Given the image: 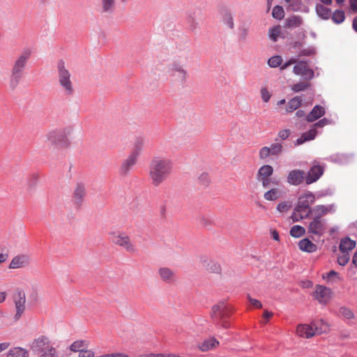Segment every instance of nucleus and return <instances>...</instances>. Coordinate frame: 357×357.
<instances>
[{
  "label": "nucleus",
  "mask_w": 357,
  "mask_h": 357,
  "mask_svg": "<svg viewBox=\"0 0 357 357\" xmlns=\"http://www.w3.org/2000/svg\"><path fill=\"white\" fill-rule=\"evenodd\" d=\"M172 169V162L164 158H154L151 165L149 177L153 185L158 187L170 175Z\"/></svg>",
  "instance_id": "nucleus-1"
},
{
  "label": "nucleus",
  "mask_w": 357,
  "mask_h": 357,
  "mask_svg": "<svg viewBox=\"0 0 357 357\" xmlns=\"http://www.w3.org/2000/svg\"><path fill=\"white\" fill-rule=\"evenodd\" d=\"M58 72V81L60 86L66 96H72L75 92L73 83L71 80V74L63 60L56 63Z\"/></svg>",
  "instance_id": "nucleus-2"
},
{
  "label": "nucleus",
  "mask_w": 357,
  "mask_h": 357,
  "mask_svg": "<svg viewBox=\"0 0 357 357\" xmlns=\"http://www.w3.org/2000/svg\"><path fill=\"white\" fill-rule=\"evenodd\" d=\"M294 64L293 73L296 75L301 76L304 79L310 80L314 77V73L311 69L307 61H298L295 58H291L281 66V70H284L291 65Z\"/></svg>",
  "instance_id": "nucleus-3"
},
{
  "label": "nucleus",
  "mask_w": 357,
  "mask_h": 357,
  "mask_svg": "<svg viewBox=\"0 0 357 357\" xmlns=\"http://www.w3.org/2000/svg\"><path fill=\"white\" fill-rule=\"evenodd\" d=\"M111 241L130 254L137 252V248L130 236L123 231H112L109 233Z\"/></svg>",
  "instance_id": "nucleus-4"
},
{
  "label": "nucleus",
  "mask_w": 357,
  "mask_h": 357,
  "mask_svg": "<svg viewBox=\"0 0 357 357\" xmlns=\"http://www.w3.org/2000/svg\"><path fill=\"white\" fill-rule=\"evenodd\" d=\"M143 147L142 140H137L133 146L132 150L128 158L122 162L119 172L121 175H127L132 167L136 164L138 156Z\"/></svg>",
  "instance_id": "nucleus-5"
},
{
  "label": "nucleus",
  "mask_w": 357,
  "mask_h": 357,
  "mask_svg": "<svg viewBox=\"0 0 357 357\" xmlns=\"http://www.w3.org/2000/svg\"><path fill=\"white\" fill-rule=\"evenodd\" d=\"M48 143L56 147H66L69 142L65 130H53L46 135Z\"/></svg>",
  "instance_id": "nucleus-6"
},
{
  "label": "nucleus",
  "mask_w": 357,
  "mask_h": 357,
  "mask_svg": "<svg viewBox=\"0 0 357 357\" xmlns=\"http://www.w3.org/2000/svg\"><path fill=\"white\" fill-rule=\"evenodd\" d=\"M330 121L326 118H324L314 123L312 128L307 132L302 134V135L296 139V145H301L304 142L314 139L317 135V128H323L324 126L329 124Z\"/></svg>",
  "instance_id": "nucleus-7"
},
{
  "label": "nucleus",
  "mask_w": 357,
  "mask_h": 357,
  "mask_svg": "<svg viewBox=\"0 0 357 357\" xmlns=\"http://www.w3.org/2000/svg\"><path fill=\"white\" fill-rule=\"evenodd\" d=\"M307 229L308 233L321 236L327 229L326 221L320 217L314 216L312 221L310 222Z\"/></svg>",
  "instance_id": "nucleus-8"
},
{
  "label": "nucleus",
  "mask_w": 357,
  "mask_h": 357,
  "mask_svg": "<svg viewBox=\"0 0 357 357\" xmlns=\"http://www.w3.org/2000/svg\"><path fill=\"white\" fill-rule=\"evenodd\" d=\"M168 72L174 80L182 83L185 82L188 77L187 70L178 61L173 62L169 66Z\"/></svg>",
  "instance_id": "nucleus-9"
},
{
  "label": "nucleus",
  "mask_w": 357,
  "mask_h": 357,
  "mask_svg": "<svg viewBox=\"0 0 357 357\" xmlns=\"http://www.w3.org/2000/svg\"><path fill=\"white\" fill-rule=\"evenodd\" d=\"M13 301L16 309L15 318L19 319L25 310L26 296L22 289H17L16 290L13 295Z\"/></svg>",
  "instance_id": "nucleus-10"
},
{
  "label": "nucleus",
  "mask_w": 357,
  "mask_h": 357,
  "mask_svg": "<svg viewBox=\"0 0 357 357\" xmlns=\"http://www.w3.org/2000/svg\"><path fill=\"white\" fill-rule=\"evenodd\" d=\"M283 151V146L280 143H273L270 146H264L260 149L259 157L261 160L266 159L270 155L278 156Z\"/></svg>",
  "instance_id": "nucleus-11"
},
{
  "label": "nucleus",
  "mask_w": 357,
  "mask_h": 357,
  "mask_svg": "<svg viewBox=\"0 0 357 357\" xmlns=\"http://www.w3.org/2000/svg\"><path fill=\"white\" fill-rule=\"evenodd\" d=\"M231 313V307L223 302L214 305L211 310V317L216 320H220L227 317Z\"/></svg>",
  "instance_id": "nucleus-12"
},
{
  "label": "nucleus",
  "mask_w": 357,
  "mask_h": 357,
  "mask_svg": "<svg viewBox=\"0 0 357 357\" xmlns=\"http://www.w3.org/2000/svg\"><path fill=\"white\" fill-rule=\"evenodd\" d=\"M273 173V168L269 165L261 166L257 172V178L264 188H267L271 183L270 176Z\"/></svg>",
  "instance_id": "nucleus-13"
},
{
  "label": "nucleus",
  "mask_w": 357,
  "mask_h": 357,
  "mask_svg": "<svg viewBox=\"0 0 357 357\" xmlns=\"http://www.w3.org/2000/svg\"><path fill=\"white\" fill-rule=\"evenodd\" d=\"M31 51L29 49L23 50L17 57L13 65L12 71L22 74L27 61L29 59Z\"/></svg>",
  "instance_id": "nucleus-14"
},
{
  "label": "nucleus",
  "mask_w": 357,
  "mask_h": 357,
  "mask_svg": "<svg viewBox=\"0 0 357 357\" xmlns=\"http://www.w3.org/2000/svg\"><path fill=\"white\" fill-rule=\"evenodd\" d=\"M324 167L317 162H314L312 167L307 172L305 176V183L307 185L316 182L324 174Z\"/></svg>",
  "instance_id": "nucleus-15"
},
{
  "label": "nucleus",
  "mask_w": 357,
  "mask_h": 357,
  "mask_svg": "<svg viewBox=\"0 0 357 357\" xmlns=\"http://www.w3.org/2000/svg\"><path fill=\"white\" fill-rule=\"evenodd\" d=\"M314 297L320 303H327L331 298V291L324 286L317 285L314 292Z\"/></svg>",
  "instance_id": "nucleus-16"
},
{
  "label": "nucleus",
  "mask_w": 357,
  "mask_h": 357,
  "mask_svg": "<svg viewBox=\"0 0 357 357\" xmlns=\"http://www.w3.org/2000/svg\"><path fill=\"white\" fill-rule=\"evenodd\" d=\"M160 279L167 284H174L176 282L175 271L168 267H160L158 271Z\"/></svg>",
  "instance_id": "nucleus-17"
},
{
  "label": "nucleus",
  "mask_w": 357,
  "mask_h": 357,
  "mask_svg": "<svg viewBox=\"0 0 357 357\" xmlns=\"http://www.w3.org/2000/svg\"><path fill=\"white\" fill-rule=\"evenodd\" d=\"M305 181V172L301 169H293L287 175V182L292 185H299Z\"/></svg>",
  "instance_id": "nucleus-18"
},
{
  "label": "nucleus",
  "mask_w": 357,
  "mask_h": 357,
  "mask_svg": "<svg viewBox=\"0 0 357 357\" xmlns=\"http://www.w3.org/2000/svg\"><path fill=\"white\" fill-rule=\"evenodd\" d=\"M313 321L310 324H299L296 328V333L303 338H310L316 335Z\"/></svg>",
  "instance_id": "nucleus-19"
},
{
  "label": "nucleus",
  "mask_w": 357,
  "mask_h": 357,
  "mask_svg": "<svg viewBox=\"0 0 357 357\" xmlns=\"http://www.w3.org/2000/svg\"><path fill=\"white\" fill-rule=\"evenodd\" d=\"M50 341L45 336H40L34 340L31 344V349L35 352H42L48 347H51Z\"/></svg>",
  "instance_id": "nucleus-20"
},
{
  "label": "nucleus",
  "mask_w": 357,
  "mask_h": 357,
  "mask_svg": "<svg viewBox=\"0 0 357 357\" xmlns=\"http://www.w3.org/2000/svg\"><path fill=\"white\" fill-rule=\"evenodd\" d=\"M311 213H312V210L301 207V204L297 203L291 218L294 222H298L307 218Z\"/></svg>",
  "instance_id": "nucleus-21"
},
{
  "label": "nucleus",
  "mask_w": 357,
  "mask_h": 357,
  "mask_svg": "<svg viewBox=\"0 0 357 357\" xmlns=\"http://www.w3.org/2000/svg\"><path fill=\"white\" fill-rule=\"evenodd\" d=\"M30 259L28 255H20L15 256L10 261L8 268L10 269H18L25 267L29 264Z\"/></svg>",
  "instance_id": "nucleus-22"
},
{
  "label": "nucleus",
  "mask_w": 357,
  "mask_h": 357,
  "mask_svg": "<svg viewBox=\"0 0 357 357\" xmlns=\"http://www.w3.org/2000/svg\"><path fill=\"white\" fill-rule=\"evenodd\" d=\"M91 347V342L88 340H77L73 342L69 347L70 351L73 353L82 354Z\"/></svg>",
  "instance_id": "nucleus-23"
},
{
  "label": "nucleus",
  "mask_w": 357,
  "mask_h": 357,
  "mask_svg": "<svg viewBox=\"0 0 357 357\" xmlns=\"http://www.w3.org/2000/svg\"><path fill=\"white\" fill-rule=\"evenodd\" d=\"M335 211V206L334 204L329 205H317L312 209V213L314 217H320L328 214L333 213Z\"/></svg>",
  "instance_id": "nucleus-24"
},
{
  "label": "nucleus",
  "mask_w": 357,
  "mask_h": 357,
  "mask_svg": "<svg viewBox=\"0 0 357 357\" xmlns=\"http://www.w3.org/2000/svg\"><path fill=\"white\" fill-rule=\"evenodd\" d=\"M314 195L312 192L307 191L299 196L297 203L301 204V207L310 209V205L314 204Z\"/></svg>",
  "instance_id": "nucleus-25"
},
{
  "label": "nucleus",
  "mask_w": 357,
  "mask_h": 357,
  "mask_svg": "<svg viewBox=\"0 0 357 357\" xmlns=\"http://www.w3.org/2000/svg\"><path fill=\"white\" fill-rule=\"evenodd\" d=\"M86 195L85 186L82 183H77L74 190L73 200L76 205L80 206Z\"/></svg>",
  "instance_id": "nucleus-26"
},
{
  "label": "nucleus",
  "mask_w": 357,
  "mask_h": 357,
  "mask_svg": "<svg viewBox=\"0 0 357 357\" xmlns=\"http://www.w3.org/2000/svg\"><path fill=\"white\" fill-rule=\"evenodd\" d=\"M325 114V109L321 105H316L313 107L312 110L307 116L306 120L308 122H313L319 118L324 116Z\"/></svg>",
  "instance_id": "nucleus-27"
},
{
  "label": "nucleus",
  "mask_w": 357,
  "mask_h": 357,
  "mask_svg": "<svg viewBox=\"0 0 357 357\" xmlns=\"http://www.w3.org/2000/svg\"><path fill=\"white\" fill-rule=\"evenodd\" d=\"M299 249L307 252H314L317 250V245L308 238H303L298 243Z\"/></svg>",
  "instance_id": "nucleus-28"
},
{
  "label": "nucleus",
  "mask_w": 357,
  "mask_h": 357,
  "mask_svg": "<svg viewBox=\"0 0 357 357\" xmlns=\"http://www.w3.org/2000/svg\"><path fill=\"white\" fill-rule=\"evenodd\" d=\"M355 246L356 242L349 237H346L341 240L339 248L342 252L349 253V251L352 250Z\"/></svg>",
  "instance_id": "nucleus-29"
},
{
  "label": "nucleus",
  "mask_w": 357,
  "mask_h": 357,
  "mask_svg": "<svg viewBox=\"0 0 357 357\" xmlns=\"http://www.w3.org/2000/svg\"><path fill=\"white\" fill-rule=\"evenodd\" d=\"M28 351L20 347L11 348L6 354V357H28Z\"/></svg>",
  "instance_id": "nucleus-30"
},
{
  "label": "nucleus",
  "mask_w": 357,
  "mask_h": 357,
  "mask_svg": "<svg viewBox=\"0 0 357 357\" xmlns=\"http://www.w3.org/2000/svg\"><path fill=\"white\" fill-rule=\"evenodd\" d=\"M218 345L219 342L216 340L214 337H211L202 342L199 344V348L202 351H207L216 348Z\"/></svg>",
  "instance_id": "nucleus-31"
},
{
  "label": "nucleus",
  "mask_w": 357,
  "mask_h": 357,
  "mask_svg": "<svg viewBox=\"0 0 357 357\" xmlns=\"http://www.w3.org/2000/svg\"><path fill=\"white\" fill-rule=\"evenodd\" d=\"M316 12L317 15L324 20H328L331 17V10L322 4L316 6Z\"/></svg>",
  "instance_id": "nucleus-32"
},
{
  "label": "nucleus",
  "mask_w": 357,
  "mask_h": 357,
  "mask_svg": "<svg viewBox=\"0 0 357 357\" xmlns=\"http://www.w3.org/2000/svg\"><path fill=\"white\" fill-rule=\"evenodd\" d=\"M301 99L298 96L291 98L287 105L286 112L290 113L297 109L301 106Z\"/></svg>",
  "instance_id": "nucleus-33"
},
{
  "label": "nucleus",
  "mask_w": 357,
  "mask_h": 357,
  "mask_svg": "<svg viewBox=\"0 0 357 357\" xmlns=\"http://www.w3.org/2000/svg\"><path fill=\"white\" fill-rule=\"evenodd\" d=\"M22 74L15 73L12 71V75L10 76V82H9V88L14 91L17 86H18L20 79L22 78Z\"/></svg>",
  "instance_id": "nucleus-34"
},
{
  "label": "nucleus",
  "mask_w": 357,
  "mask_h": 357,
  "mask_svg": "<svg viewBox=\"0 0 357 357\" xmlns=\"http://www.w3.org/2000/svg\"><path fill=\"white\" fill-rule=\"evenodd\" d=\"M314 329H316V335L326 333L328 331V325L323 320L319 321H313Z\"/></svg>",
  "instance_id": "nucleus-35"
},
{
  "label": "nucleus",
  "mask_w": 357,
  "mask_h": 357,
  "mask_svg": "<svg viewBox=\"0 0 357 357\" xmlns=\"http://www.w3.org/2000/svg\"><path fill=\"white\" fill-rule=\"evenodd\" d=\"M331 18L334 23L341 24L345 20V13L342 10H336L331 14Z\"/></svg>",
  "instance_id": "nucleus-36"
},
{
  "label": "nucleus",
  "mask_w": 357,
  "mask_h": 357,
  "mask_svg": "<svg viewBox=\"0 0 357 357\" xmlns=\"http://www.w3.org/2000/svg\"><path fill=\"white\" fill-rule=\"evenodd\" d=\"M290 235L294 238H299L305 234L304 227L300 225H294L290 229Z\"/></svg>",
  "instance_id": "nucleus-37"
},
{
  "label": "nucleus",
  "mask_w": 357,
  "mask_h": 357,
  "mask_svg": "<svg viewBox=\"0 0 357 357\" xmlns=\"http://www.w3.org/2000/svg\"><path fill=\"white\" fill-rule=\"evenodd\" d=\"M268 65L271 67V68H277V67H280L283 65L282 64V58L281 56H279V55H275V56H271L268 60Z\"/></svg>",
  "instance_id": "nucleus-38"
},
{
  "label": "nucleus",
  "mask_w": 357,
  "mask_h": 357,
  "mask_svg": "<svg viewBox=\"0 0 357 357\" xmlns=\"http://www.w3.org/2000/svg\"><path fill=\"white\" fill-rule=\"evenodd\" d=\"M310 86V84L307 82H299L291 86V90L294 92L303 91Z\"/></svg>",
  "instance_id": "nucleus-39"
},
{
  "label": "nucleus",
  "mask_w": 357,
  "mask_h": 357,
  "mask_svg": "<svg viewBox=\"0 0 357 357\" xmlns=\"http://www.w3.org/2000/svg\"><path fill=\"white\" fill-rule=\"evenodd\" d=\"M264 197L265 199L268 200V201L276 200L279 197L278 189L273 188V189L266 192L264 195Z\"/></svg>",
  "instance_id": "nucleus-40"
},
{
  "label": "nucleus",
  "mask_w": 357,
  "mask_h": 357,
  "mask_svg": "<svg viewBox=\"0 0 357 357\" xmlns=\"http://www.w3.org/2000/svg\"><path fill=\"white\" fill-rule=\"evenodd\" d=\"M101 4L103 12H112L115 5V0H101Z\"/></svg>",
  "instance_id": "nucleus-41"
},
{
  "label": "nucleus",
  "mask_w": 357,
  "mask_h": 357,
  "mask_svg": "<svg viewBox=\"0 0 357 357\" xmlns=\"http://www.w3.org/2000/svg\"><path fill=\"white\" fill-rule=\"evenodd\" d=\"M272 16L277 20H282L284 17L283 8L280 6H275L273 8Z\"/></svg>",
  "instance_id": "nucleus-42"
},
{
  "label": "nucleus",
  "mask_w": 357,
  "mask_h": 357,
  "mask_svg": "<svg viewBox=\"0 0 357 357\" xmlns=\"http://www.w3.org/2000/svg\"><path fill=\"white\" fill-rule=\"evenodd\" d=\"M222 21L230 29H233L234 28L233 17H232L231 14L229 12L225 11L222 14Z\"/></svg>",
  "instance_id": "nucleus-43"
},
{
  "label": "nucleus",
  "mask_w": 357,
  "mask_h": 357,
  "mask_svg": "<svg viewBox=\"0 0 357 357\" xmlns=\"http://www.w3.org/2000/svg\"><path fill=\"white\" fill-rule=\"evenodd\" d=\"M269 38L273 40V41H277L279 36L280 35L281 33V27L280 26H275V27H273L271 29H269Z\"/></svg>",
  "instance_id": "nucleus-44"
},
{
  "label": "nucleus",
  "mask_w": 357,
  "mask_h": 357,
  "mask_svg": "<svg viewBox=\"0 0 357 357\" xmlns=\"http://www.w3.org/2000/svg\"><path fill=\"white\" fill-rule=\"evenodd\" d=\"M301 24V19L299 17L294 16L287 20L286 26L296 27Z\"/></svg>",
  "instance_id": "nucleus-45"
},
{
  "label": "nucleus",
  "mask_w": 357,
  "mask_h": 357,
  "mask_svg": "<svg viewBox=\"0 0 357 357\" xmlns=\"http://www.w3.org/2000/svg\"><path fill=\"white\" fill-rule=\"evenodd\" d=\"M9 257V250L6 247L0 248V264L6 262Z\"/></svg>",
  "instance_id": "nucleus-46"
},
{
  "label": "nucleus",
  "mask_w": 357,
  "mask_h": 357,
  "mask_svg": "<svg viewBox=\"0 0 357 357\" xmlns=\"http://www.w3.org/2000/svg\"><path fill=\"white\" fill-rule=\"evenodd\" d=\"M40 357H54L56 355V349L52 346L48 347L41 352Z\"/></svg>",
  "instance_id": "nucleus-47"
},
{
  "label": "nucleus",
  "mask_w": 357,
  "mask_h": 357,
  "mask_svg": "<svg viewBox=\"0 0 357 357\" xmlns=\"http://www.w3.org/2000/svg\"><path fill=\"white\" fill-rule=\"evenodd\" d=\"M260 93L261 96V99L264 102H268L271 97V94L268 91L267 88L263 87L260 90Z\"/></svg>",
  "instance_id": "nucleus-48"
},
{
  "label": "nucleus",
  "mask_w": 357,
  "mask_h": 357,
  "mask_svg": "<svg viewBox=\"0 0 357 357\" xmlns=\"http://www.w3.org/2000/svg\"><path fill=\"white\" fill-rule=\"evenodd\" d=\"M349 261V255L347 252H342V255L337 258V263L340 266H345Z\"/></svg>",
  "instance_id": "nucleus-49"
},
{
  "label": "nucleus",
  "mask_w": 357,
  "mask_h": 357,
  "mask_svg": "<svg viewBox=\"0 0 357 357\" xmlns=\"http://www.w3.org/2000/svg\"><path fill=\"white\" fill-rule=\"evenodd\" d=\"M291 205L290 202H280L278 204L277 209L280 213H282V212L287 211L291 208Z\"/></svg>",
  "instance_id": "nucleus-50"
},
{
  "label": "nucleus",
  "mask_w": 357,
  "mask_h": 357,
  "mask_svg": "<svg viewBox=\"0 0 357 357\" xmlns=\"http://www.w3.org/2000/svg\"><path fill=\"white\" fill-rule=\"evenodd\" d=\"M340 312L342 316L349 319H353L354 317L353 312L347 307H341Z\"/></svg>",
  "instance_id": "nucleus-51"
},
{
  "label": "nucleus",
  "mask_w": 357,
  "mask_h": 357,
  "mask_svg": "<svg viewBox=\"0 0 357 357\" xmlns=\"http://www.w3.org/2000/svg\"><path fill=\"white\" fill-rule=\"evenodd\" d=\"M198 179H199V181L200 182V183L204 185H207L210 182L209 176H208V173H206V172L202 173L199 175Z\"/></svg>",
  "instance_id": "nucleus-52"
},
{
  "label": "nucleus",
  "mask_w": 357,
  "mask_h": 357,
  "mask_svg": "<svg viewBox=\"0 0 357 357\" xmlns=\"http://www.w3.org/2000/svg\"><path fill=\"white\" fill-rule=\"evenodd\" d=\"M315 51L314 48L309 47L303 49L300 51V52L298 54V56H311L314 54Z\"/></svg>",
  "instance_id": "nucleus-53"
},
{
  "label": "nucleus",
  "mask_w": 357,
  "mask_h": 357,
  "mask_svg": "<svg viewBox=\"0 0 357 357\" xmlns=\"http://www.w3.org/2000/svg\"><path fill=\"white\" fill-rule=\"evenodd\" d=\"M291 134V131L289 129H284L279 131L278 137L282 140L287 139Z\"/></svg>",
  "instance_id": "nucleus-54"
},
{
  "label": "nucleus",
  "mask_w": 357,
  "mask_h": 357,
  "mask_svg": "<svg viewBox=\"0 0 357 357\" xmlns=\"http://www.w3.org/2000/svg\"><path fill=\"white\" fill-rule=\"evenodd\" d=\"M78 357H95V353L93 350L89 347L88 349L79 354Z\"/></svg>",
  "instance_id": "nucleus-55"
},
{
  "label": "nucleus",
  "mask_w": 357,
  "mask_h": 357,
  "mask_svg": "<svg viewBox=\"0 0 357 357\" xmlns=\"http://www.w3.org/2000/svg\"><path fill=\"white\" fill-rule=\"evenodd\" d=\"M248 299L249 300V301L250 302V303L256 308H261L262 307V305L261 303V302L257 299H255V298H252L250 297V296L248 294Z\"/></svg>",
  "instance_id": "nucleus-56"
},
{
  "label": "nucleus",
  "mask_w": 357,
  "mask_h": 357,
  "mask_svg": "<svg viewBox=\"0 0 357 357\" xmlns=\"http://www.w3.org/2000/svg\"><path fill=\"white\" fill-rule=\"evenodd\" d=\"M248 36V30L245 28H241L239 29L238 37L240 40H245Z\"/></svg>",
  "instance_id": "nucleus-57"
},
{
  "label": "nucleus",
  "mask_w": 357,
  "mask_h": 357,
  "mask_svg": "<svg viewBox=\"0 0 357 357\" xmlns=\"http://www.w3.org/2000/svg\"><path fill=\"white\" fill-rule=\"evenodd\" d=\"M322 277L324 279H330L333 277L339 278V274L335 271H331L330 272L324 274Z\"/></svg>",
  "instance_id": "nucleus-58"
},
{
  "label": "nucleus",
  "mask_w": 357,
  "mask_h": 357,
  "mask_svg": "<svg viewBox=\"0 0 357 357\" xmlns=\"http://www.w3.org/2000/svg\"><path fill=\"white\" fill-rule=\"evenodd\" d=\"M350 9L353 13H357V0H349Z\"/></svg>",
  "instance_id": "nucleus-59"
},
{
  "label": "nucleus",
  "mask_w": 357,
  "mask_h": 357,
  "mask_svg": "<svg viewBox=\"0 0 357 357\" xmlns=\"http://www.w3.org/2000/svg\"><path fill=\"white\" fill-rule=\"evenodd\" d=\"M105 357H129L127 354L123 353H112L105 354Z\"/></svg>",
  "instance_id": "nucleus-60"
},
{
  "label": "nucleus",
  "mask_w": 357,
  "mask_h": 357,
  "mask_svg": "<svg viewBox=\"0 0 357 357\" xmlns=\"http://www.w3.org/2000/svg\"><path fill=\"white\" fill-rule=\"evenodd\" d=\"M10 343L8 342L0 343V353L6 350L10 347Z\"/></svg>",
  "instance_id": "nucleus-61"
},
{
  "label": "nucleus",
  "mask_w": 357,
  "mask_h": 357,
  "mask_svg": "<svg viewBox=\"0 0 357 357\" xmlns=\"http://www.w3.org/2000/svg\"><path fill=\"white\" fill-rule=\"evenodd\" d=\"M273 316V313L268 312V310H265L263 313V318L266 320H268Z\"/></svg>",
  "instance_id": "nucleus-62"
},
{
  "label": "nucleus",
  "mask_w": 357,
  "mask_h": 357,
  "mask_svg": "<svg viewBox=\"0 0 357 357\" xmlns=\"http://www.w3.org/2000/svg\"><path fill=\"white\" fill-rule=\"evenodd\" d=\"M271 236L272 238L277 241H280V236H279V234L278 232L276 231V230H272L271 231Z\"/></svg>",
  "instance_id": "nucleus-63"
},
{
  "label": "nucleus",
  "mask_w": 357,
  "mask_h": 357,
  "mask_svg": "<svg viewBox=\"0 0 357 357\" xmlns=\"http://www.w3.org/2000/svg\"><path fill=\"white\" fill-rule=\"evenodd\" d=\"M352 27L354 30L357 32V16L354 18L353 22H352Z\"/></svg>",
  "instance_id": "nucleus-64"
}]
</instances>
